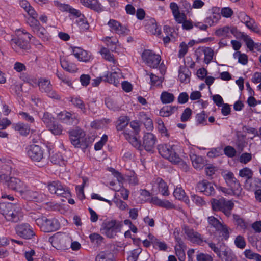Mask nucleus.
<instances>
[{"label":"nucleus","instance_id":"16","mask_svg":"<svg viewBox=\"0 0 261 261\" xmlns=\"http://www.w3.org/2000/svg\"><path fill=\"white\" fill-rule=\"evenodd\" d=\"M156 142L155 136L150 133H146L144 134L143 138V144L141 147L148 152H153L154 145Z\"/></svg>","mask_w":261,"mask_h":261},{"label":"nucleus","instance_id":"25","mask_svg":"<svg viewBox=\"0 0 261 261\" xmlns=\"http://www.w3.org/2000/svg\"><path fill=\"white\" fill-rule=\"evenodd\" d=\"M151 202H152L154 204L165 208L166 209H174L175 208V206L170 202L168 200H162L159 199L156 197H152L151 198Z\"/></svg>","mask_w":261,"mask_h":261},{"label":"nucleus","instance_id":"55","mask_svg":"<svg viewBox=\"0 0 261 261\" xmlns=\"http://www.w3.org/2000/svg\"><path fill=\"white\" fill-rule=\"evenodd\" d=\"M208 222L209 224L215 228L216 230L219 227H222V224L214 216H210L208 217Z\"/></svg>","mask_w":261,"mask_h":261},{"label":"nucleus","instance_id":"42","mask_svg":"<svg viewBox=\"0 0 261 261\" xmlns=\"http://www.w3.org/2000/svg\"><path fill=\"white\" fill-rule=\"evenodd\" d=\"M47 127L48 128L49 130H50L51 132L55 135L61 134L63 130V127L61 125L58 124L55 121L51 125H49V126Z\"/></svg>","mask_w":261,"mask_h":261},{"label":"nucleus","instance_id":"2","mask_svg":"<svg viewBox=\"0 0 261 261\" xmlns=\"http://www.w3.org/2000/svg\"><path fill=\"white\" fill-rule=\"evenodd\" d=\"M158 149L163 158L168 160L173 164L181 162V158L176 152L177 146L167 144H160L158 146Z\"/></svg>","mask_w":261,"mask_h":261},{"label":"nucleus","instance_id":"59","mask_svg":"<svg viewBox=\"0 0 261 261\" xmlns=\"http://www.w3.org/2000/svg\"><path fill=\"white\" fill-rule=\"evenodd\" d=\"M55 6L57 7L60 10L63 12H69L71 6L68 4H62L59 1H55L54 2Z\"/></svg>","mask_w":261,"mask_h":261},{"label":"nucleus","instance_id":"9","mask_svg":"<svg viewBox=\"0 0 261 261\" xmlns=\"http://www.w3.org/2000/svg\"><path fill=\"white\" fill-rule=\"evenodd\" d=\"M20 195L27 200L37 202H43L46 198V196L44 194L29 190L27 185Z\"/></svg>","mask_w":261,"mask_h":261},{"label":"nucleus","instance_id":"37","mask_svg":"<svg viewBox=\"0 0 261 261\" xmlns=\"http://www.w3.org/2000/svg\"><path fill=\"white\" fill-rule=\"evenodd\" d=\"M253 175V171L247 167L244 168L239 171V176L242 177H245L246 179L245 181L250 180Z\"/></svg>","mask_w":261,"mask_h":261},{"label":"nucleus","instance_id":"57","mask_svg":"<svg viewBox=\"0 0 261 261\" xmlns=\"http://www.w3.org/2000/svg\"><path fill=\"white\" fill-rule=\"evenodd\" d=\"M207 116L204 111L201 113H198L196 116V120L198 124H206V118Z\"/></svg>","mask_w":261,"mask_h":261},{"label":"nucleus","instance_id":"45","mask_svg":"<svg viewBox=\"0 0 261 261\" xmlns=\"http://www.w3.org/2000/svg\"><path fill=\"white\" fill-rule=\"evenodd\" d=\"M89 8L98 13L104 10L103 6L98 0H91Z\"/></svg>","mask_w":261,"mask_h":261},{"label":"nucleus","instance_id":"8","mask_svg":"<svg viewBox=\"0 0 261 261\" xmlns=\"http://www.w3.org/2000/svg\"><path fill=\"white\" fill-rule=\"evenodd\" d=\"M30 40L19 35L17 37L12 39L10 43L16 52L21 53V51H27L30 49Z\"/></svg>","mask_w":261,"mask_h":261},{"label":"nucleus","instance_id":"52","mask_svg":"<svg viewBox=\"0 0 261 261\" xmlns=\"http://www.w3.org/2000/svg\"><path fill=\"white\" fill-rule=\"evenodd\" d=\"M42 121L46 125L47 127L55 122L54 118L51 114L48 112H45L42 118Z\"/></svg>","mask_w":261,"mask_h":261},{"label":"nucleus","instance_id":"62","mask_svg":"<svg viewBox=\"0 0 261 261\" xmlns=\"http://www.w3.org/2000/svg\"><path fill=\"white\" fill-rule=\"evenodd\" d=\"M142 252V249L138 248L132 250L128 258L132 261H137L139 254Z\"/></svg>","mask_w":261,"mask_h":261},{"label":"nucleus","instance_id":"63","mask_svg":"<svg viewBox=\"0 0 261 261\" xmlns=\"http://www.w3.org/2000/svg\"><path fill=\"white\" fill-rule=\"evenodd\" d=\"M178 57L181 58L185 56L188 51V46L184 42H182L179 45Z\"/></svg>","mask_w":261,"mask_h":261},{"label":"nucleus","instance_id":"5","mask_svg":"<svg viewBox=\"0 0 261 261\" xmlns=\"http://www.w3.org/2000/svg\"><path fill=\"white\" fill-rule=\"evenodd\" d=\"M143 62L152 68H157L161 60V56L152 50L145 49L141 55Z\"/></svg>","mask_w":261,"mask_h":261},{"label":"nucleus","instance_id":"49","mask_svg":"<svg viewBox=\"0 0 261 261\" xmlns=\"http://www.w3.org/2000/svg\"><path fill=\"white\" fill-rule=\"evenodd\" d=\"M222 148L218 147L211 149V150L207 152V156L210 158H216L222 155Z\"/></svg>","mask_w":261,"mask_h":261},{"label":"nucleus","instance_id":"18","mask_svg":"<svg viewBox=\"0 0 261 261\" xmlns=\"http://www.w3.org/2000/svg\"><path fill=\"white\" fill-rule=\"evenodd\" d=\"M151 184L153 187L155 185H157L159 191L161 193L163 196H167L169 195L168 187L162 178L160 177L154 178Z\"/></svg>","mask_w":261,"mask_h":261},{"label":"nucleus","instance_id":"56","mask_svg":"<svg viewBox=\"0 0 261 261\" xmlns=\"http://www.w3.org/2000/svg\"><path fill=\"white\" fill-rule=\"evenodd\" d=\"M236 246L240 249H243L246 246V242L243 237L242 236H238L234 240Z\"/></svg>","mask_w":261,"mask_h":261},{"label":"nucleus","instance_id":"44","mask_svg":"<svg viewBox=\"0 0 261 261\" xmlns=\"http://www.w3.org/2000/svg\"><path fill=\"white\" fill-rule=\"evenodd\" d=\"M247 19L245 24L246 26L251 31L257 33H259L260 31L254 20L250 18V17H247Z\"/></svg>","mask_w":261,"mask_h":261},{"label":"nucleus","instance_id":"36","mask_svg":"<svg viewBox=\"0 0 261 261\" xmlns=\"http://www.w3.org/2000/svg\"><path fill=\"white\" fill-rule=\"evenodd\" d=\"M34 32L36 33L39 37L43 40H48L49 38V34L46 29L41 25L35 30Z\"/></svg>","mask_w":261,"mask_h":261},{"label":"nucleus","instance_id":"1","mask_svg":"<svg viewBox=\"0 0 261 261\" xmlns=\"http://www.w3.org/2000/svg\"><path fill=\"white\" fill-rule=\"evenodd\" d=\"M19 205L10 202L0 203V213L7 221L17 222L19 220L18 209Z\"/></svg>","mask_w":261,"mask_h":261},{"label":"nucleus","instance_id":"19","mask_svg":"<svg viewBox=\"0 0 261 261\" xmlns=\"http://www.w3.org/2000/svg\"><path fill=\"white\" fill-rule=\"evenodd\" d=\"M72 52L74 56L80 61L87 62L90 59V55L80 47L72 48Z\"/></svg>","mask_w":261,"mask_h":261},{"label":"nucleus","instance_id":"48","mask_svg":"<svg viewBox=\"0 0 261 261\" xmlns=\"http://www.w3.org/2000/svg\"><path fill=\"white\" fill-rule=\"evenodd\" d=\"M173 236L175 238V242L176 243V246L180 248H186V245L184 243L182 239L179 236V231L177 229H175Z\"/></svg>","mask_w":261,"mask_h":261},{"label":"nucleus","instance_id":"10","mask_svg":"<svg viewBox=\"0 0 261 261\" xmlns=\"http://www.w3.org/2000/svg\"><path fill=\"white\" fill-rule=\"evenodd\" d=\"M71 144L75 147H81L85 141V132L80 128H76L68 132Z\"/></svg>","mask_w":261,"mask_h":261},{"label":"nucleus","instance_id":"40","mask_svg":"<svg viewBox=\"0 0 261 261\" xmlns=\"http://www.w3.org/2000/svg\"><path fill=\"white\" fill-rule=\"evenodd\" d=\"M234 207V203L230 200L225 201L224 206L221 210L227 216H229L231 215V210Z\"/></svg>","mask_w":261,"mask_h":261},{"label":"nucleus","instance_id":"24","mask_svg":"<svg viewBox=\"0 0 261 261\" xmlns=\"http://www.w3.org/2000/svg\"><path fill=\"white\" fill-rule=\"evenodd\" d=\"M191 72L186 66H180L179 69L178 77L181 83H189Z\"/></svg>","mask_w":261,"mask_h":261},{"label":"nucleus","instance_id":"41","mask_svg":"<svg viewBox=\"0 0 261 261\" xmlns=\"http://www.w3.org/2000/svg\"><path fill=\"white\" fill-rule=\"evenodd\" d=\"M245 256L249 259H254L256 261H261V255L253 252L250 249H246L244 252Z\"/></svg>","mask_w":261,"mask_h":261},{"label":"nucleus","instance_id":"39","mask_svg":"<svg viewBox=\"0 0 261 261\" xmlns=\"http://www.w3.org/2000/svg\"><path fill=\"white\" fill-rule=\"evenodd\" d=\"M222 261H234L233 259V254L230 252L228 247H223L221 251Z\"/></svg>","mask_w":261,"mask_h":261},{"label":"nucleus","instance_id":"4","mask_svg":"<svg viewBox=\"0 0 261 261\" xmlns=\"http://www.w3.org/2000/svg\"><path fill=\"white\" fill-rule=\"evenodd\" d=\"M36 223L41 230L45 232L56 231L60 227L59 222L55 218L42 216L36 220Z\"/></svg>","mask_w":261,"mask_h":261},{"label":"nucleus","instance_id":"43","mask_svg":"<svg viewBox=\"0 0 261 261\" xmlns=\"http://www.w3.org/2000/svg\"><path fill=\"white\" fill-rule=\"evenodd\" d=\"M233 219L235 221V225L242 229H246L248 227V224L245 220L238 215H233Z\"/></svg>","mask_w":261,"mask_h":261},{"label":"nucleus","instance_id":"3","mask_svg":"<svg viewBox=\"0 0 261 261\" xmlns=\"http://www.w3.org/2000/svg\"><path fill=\"white\" fill-rule=\"evenodd\" d=\"M122 226V222L116 220L105 221L101 224L100 231L108 238H113L120 232Z\"/></svg>","mask_w":261,"mask_h":261},{"label":"nucleus","instance_id":"34","mask_svg":"<svg viewBox=\"0 0 261 261\" xmlns=\"http://www.w3.org/2000/svg\"><path fill=\"white\" fill-rule=\"evenodd\" d=\"M72 115L68 112H61L59 114L60 119L68 124H73L74 119L71 117Z\"/></svg>","mask_w":261,"mask_h":261},{"label":"nucleus","instance_id":"35","mask_svg":"<svg viewBox=\"0 0 261 261\" xmlns=\"http://www.w3.org/2000/svg\"><path fill=\"white\" fill-rule=\"evenodd\" d=\"M95 261H115V259L113 255L101 252L96 256Z\"/></svg>","mask_w":261,"mask_h":261},{"label":"nucleus","instance_id":"30","mask_svg":"<svg viewBox=\"0 0 261 261\" xmlns=\"http://www.w3.org/2000/svg\"><path fill=\"white\" fill-rule=\"evenodd\" d=\"M160 99L163 104H167L172 102L175 99V97L172 93L163 91L161 94Z\"/></svg>","mask_w":261,"mask_h":261},{"label":"nucleus","instance_id":"22","mask_svg":"<svg viewBox=\"0 0 261 261\" xmlns=\"http://www.w3.org/2000/svg\"><path fill=\"white\" fill-rule=\"evenodd\" d=\"M170 8L172 10L176 21L179 23H181L182 20L186 18L185 14L184 13H180L178 5L174 2L170 3Z\"/></svg>","mask_w":261,"mask_h":261},{"label":"nucleus","instance_id":"12","mask_svg":"<svg viewBox=\"0 0 261 261\" xmlns=\"http://www.w3.org/2000/svg\"><path fill=\"white\" fill-rule=\"evenodd\" d=\"M28 157L32 161L40 162L43 157V150L38 145L32 144L26 147Z\"/></svg>","mask_w":261,"mask_h":261},{"label":"nucleus","instance_id":"26","mask_svg":"<svg viewBox=\"0 0 261 261\" xmlns=\"http://www.w3.org/2000/svg\"><path fill=\"white\" fill-rule=\"evenodd\" d=\"M191 159L193 166L195 169H201L204 166V160L202 156L193 154L191 156Z\"/></svg>","mask_w":261,"mask_h":261},{"label":"nucleus","instance_id":"13","mask_svg":"<svg viewBox=\"0 0 261 261\" xmlns=\"http://www.w3.org/2000/svg\"><path fill=\"white\" fill-rule=\"evenodd\" d=\"M224 178L227 186L234 191V195H240L242 189L239 181L234 177L233 173L229 172L224 175Z\"/></svg>","mask_w":261,"mask_h":261},{"label":"nucleus","instance_id":"58","mask_svg":"<svg viewBox=\"0 0 261 261\" xmlns=\"http://www.w3.org/2000/svg\"><path fill=\"white\" fill-rule=\"evenodd\" d=\"M108 140V136L106 135H103L101 139L98 142H96L94 145V149L96 150H100L105 144L107 142Z\"/></svg>","mask_w":261,"mask_h":261},{"label":"nucleus","instance_id":"21","mask_svg":"<svg viewBox=\"0 0 261 261\" xmlns=\"http://www.w3.org/2000/svg\"><path fill=\"white\" fill-rule=\"evenodd\" d=\"M215 237L218 241L227 240L229 237V231L228 227L226 225H222V227H219L216 230Z\"/></svg>","mask_w":261,"mask_h":261},{"label":"nucleus","instance_id":"28","mask_svg":"<svg viewBox=\"0 0 261 261\" xmlns=\"http://www.w3.org/2000/svg\"><path fill=\"white\" fill-rule=\"evenodd\" d=\"M173 195L176 199L182 200L187 204L189 203L190 200L181 188H176L174 191Z\"/></svg>","mask_w":261,"mask_h":261},{"label":"nucleus","instance_id":"27","mask_svg":"<svg viewBox=\"0 0 261 261\" xmlns=\"http://www.w3.org/2000/svg\"><path fill=\"white\" fill-rule=\"evenodd\" d=\"M60 63L62 67L69 72H76L78 70L76 65L74 63L70 62L65 59L61 60Z\"/></svg>","mask_w":261,"mask_h":261},{"label":"nucleus","instance_id":"7","mask_svg":"<svg viewBox=\"0 0 261 261\" xmlns=\"http://www.w3.org/2000/svg\"><path fill=\"white\" fill-rule=\"evenodd\" d=\"M48 188L51 194H55L58 196L67 198L71 195L68 188L58 180L49 182Z\"/></svg>","mask_w":261,"mask_h":261},{"label":"nucleus","instance_id":"61","mask_svg":"<svg viewBox=\"0 0 261 261\" xmlns=\"http://www.w3.org/2000/svg\"><path fill=\"white\" fill-rule=\"evenodd\" d=\"M192 115V110L190 108H187L185 109L181 114L180 119L183 122H186L188 120Z\"/></svg>","mask_w":261,"mask_h":261},{"label":"nucleus","instance_id":"33","mask_svg":"<svg viewBox=\"0 0 261 261\" xmlns=\"http://www.w3.org/2000/svg\"><path fill=\"white\" fill-rule=\"evenodd\" d=\"M207 244L211 249L217 254V256L219 258H222L221 251L223 249V247H225L224 243L220 244L219 247H218V244L216 246V245L213 242H208Z\"/></svg>","mask_w":261,"mask_h":261},{"label":"nucleus","instance_id":"11","mask_svg":"<svg viewBox=\"0 0 261 261\" xmlns=\"http://www.w3.org/2000/svg\"><path fill=\"white\" fill-rule=\"evenodd\" d=\"M15 231L18 236L24 239H31L35 236L33 228L28 223L16 225Z\"/></svg>","mask_w":261,"mask_h":261},{"label":"nucleus","instance_id":"32","mask_svg":"<svg viewBox=\"0 0 261 261\" xmlns=\"http://www.w3.org/2000/svg\"><path fill=\"white\" fill-rule=\"evenodd\" d=\"M14 129L17 130L21 135L27 136L29 134L30 128V127L23 123H18L14 125Z\"/></svg>","mask_w":261,"mask_h":261},{"label":"nucleus","instance_id":"50","mask_svg":"<svg viewBox=\"0 0 261 261\" xmlns=\"http://www.w3.org/2000/svg\"><path fill=\"white\" fill-rule=\"evenodd\" d=\"M89 238L92 243L97 245H100L103 240V238L97 233H93L90 234Z\"/></svg>","mask_w":261,"mask_h":261},{"label":"nucleus","instance_id":"15","mask_svg":"<svg viewBox=\"0 0 261 261\" xmlns=\"http://www.w3.org/2000/svg\"><path fill=\"white\" fill-rule=\"evenodd\" d=\"M7 187L13 191L21 193L24 189L26 185L20 179L16 177H10L8 181H6Z\"/></svg>","mask_w":261,"mask_h":261},{"label":"nucleus","instance_id":"6","mask_svg":"<svg viewBox=\"0 0 261 261\" xmlns=\"http://www.w3.org/2000/svg\"><path fill=\"white\" fill-rule=\"evenodd\" d=\"M38 85L40 91L45 93L49 97L56 100L60 99V96L53 89V86L49 79L40 78L38 80Z\"/></svg>","mask_w":261,"mask_h":261},{"label":"nucleus","instance_id":"60","mask_svg":"<svg viewBox=\"0 0 261 261\" xmlns=\"http://www.w3.org/2000/svg\"><path fill=\"white\" fill-rule=\"evenodd\" d=\"M223 151L225 154L228 157L232 158L235 156L236 155V150L231 146H226L224 148Z\"/></svg>","mask_w":261,"mask_h":261},{"label":"nucleus","instance_id":"47","mask_svg":"<svg viewBox=\"0 0 261 261\" xmlns=\"http://www.w3.org/2000/svg\"><path fill=\"white\" fill-rule=\"evenodd\" d=\"M70 101L74 106L80 109L84 113L86 112L85 104L83 100H81L80 98H72L70 100Z\"/></svg>","mask_w":261,"mask_h":261},{"label":"nucleus","instance_id":"64","mask_svg":"<svg viewBox=\"0 0 261 261\" xmlns=\"http://www.w3.org/2000/svg\"><path fill=\"white\" fill-rule=\"evenodd\" d=\"M197 261H213L212 257L207 254L203 253H200L196 255Z\"/></svg>","mask_w":261,"mask_h":261},{"label":"nucleus","instance_id":"46","mask_svg":"<svg viewBox=\"0 0 261 261\" xmlns=\"http://www.w3.org/2000/svg\"><path fill=\"white\" fill-rule=\"evenodd\" d=\"M226 200L223 199H213L212 200V206L214 211H220L221 210L222 206L225 202Z\"/></svg>","mask_w":261,"mask_h":261},{"label":"nucleus","instance_id":"14","mask_svg":"<svg viewBox=\"0 0 261 261\" xmlns=\"http://www.w3.org/2000/svg\"><path fill=\"white\" fill-rule=\"evenodd\" d=\"M196 189L199 192H203L206 196H215V191L213 184L206 180L198 182Z\"/></svg>","mask_w":261,"mask_h":261},{"label":"nucleus","instance_id":"38","mask_svg":"<svg viewBox=\"0 0 261 261\" xmlns=\"http://www.w3.org/2000/svg\"><path fill=\"white\" fill-rule=\"evenodd\" d=\"M202 51L204 54V62L206 64H208L213 59L214 51L210 47H204L203 48Z\"/></svg>","mask_w":261,"mask_h":261},{"label":"nucleus","instance_id":"31","mask_svg":"<svg viewBox=\"0 0 261 261\" xmlns=\"http://www.w3.org/2000/svg\"><path fill=\"white\" fill-rule=\"evenodd\" d=\"M118 78V76L116 72H108L107 75L103 77V81L117 86L119 83Z\"/></svg>","mask_w":261,"mask_h":261},{"label":"nucleus","instance_id":"23","mask_svg":"<svg viewBox=\"0 0 261 261\" xmlns=\"http://www.w3.org/2000/svg\"><path fill=\"white\" fill-rule=\"evenodd\" d=\"M245 188L248 190L255 191L261 189V179L258 178H254L245 181Z\"/></svg>","mask_w":261,"mask_h":261},{"label":"nucleus","instance_id":"29","mask_svg":"<svg viewBox=\"0 0 261 261\" xmlns=\"http://www.w3.org/2000/svg\"><path fill=\"white\" fill-rule=\"evenodd\" d=\"M177 107L165 106L160 111V115L162 117H169L177 110Z\"/></svg>","mask_w":261,"mask_h":261},{"label":"nucleus","instance_id":"20","mask_svg":"<svg viewBox=\"0 0 261 261\" xmlns=\"http://www.w3.org/2000/svg\"><path fill=\"white\" fill-rule=\"evenodd\" d=\"M108 24L119 34L125 35L128 31L126 27L122 25L120 22L114 19H110Z\"/></svg>","mask_w":261,"mask_h":261},{"label":"nucleus","instance_id":"17","mask_svg":"<svg viewBox=\"0 0 261 261\" xmlns=\"http://www.w3.org/2000/svg\"><path fill=\"white\" fill-rule=\"evenodd\" d=\"M185 233L187 235L188 240L193 243H201L203 241L201 238V235L189 227L185 226L183 228Z\"/></svg>","mask_w":261,"mask_h":261},{"label":"nucleus","instance_id":"53","mask_svg":"<svg viewBox=\"0 0 261 261\" xmlns=\"http://www.w3.org/2000/svg\"><path fill=\"white\" fill-rule=\"evenodd\" d=\"M128 119L127 117H122L119 119V123L116 126L118 130H123L128 124Z\"/></svg>","mask_w":261,"mask_h":261},{"label":"nucleus","instance_id":"54","mask_svg":"<svg viewBox=\"0 0 261 261\" xmlns=\"http://www.w3.org/2000/svg\"><path fill=\"white\" fill-rule=\"evenodd\" d=\"M37 17H29L27 22L32 28L33 31L36 30L40 25L39 21L37 19Z\"/></svg>","mask_w":261,"mask_h":261},{"label":"nucleus","instance_id":"51","mask_svg":"<svg viewBox=\"0 0 261 261\" xmlns=\"http://www.w3.org/2000/svg\"><path fill=\"white\" fill-rule=\"evenodd\" d=\"M100 53L106 60L110 62H114V56L111 54L109 50L107 48H102Z\"/></svg>","mask_w":261,"mask_h":261}]
</instances>
